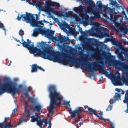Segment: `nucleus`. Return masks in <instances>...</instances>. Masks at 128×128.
<instances>
[{
    "mask_svg": "<svg viewBox=\"0 0 128 128\" xmlns=\"http://www.w3.org/2000/svg\"><path fill=\"white\" fill-rule=\"evenodd\" d=\"M14 40H15L16 41H17V42H20V40H18L16 38H14Z\"/></svg>",
    "mask_w": 128,
    "mask_h": 128,
    "instance_id": "46",
    "label": "nucleus"
},
{
    "mask_svg": "<svg viewBox=\"0 0 128 128\" xmlns=\"http://www.w3.org/2000/svg\"><path fill=\"white\" fill-rule=\"evenodd\" d=\"M115 90L116 91H117L118 92V93L120 94L121 95L123 94L124 92L121 88H116Z\"/></svg>",
    "mask_w": 128,
    "mask_h": 128,
    "instance_id": "27",
    "label": "nucleus"
},
{
    "mask_svg": "<svg viewBox=\"0 0 128 128\" xmlns=\"http://www.w3.org/2000/svg\"><path fill=\"white\" fill-rule=\"evenodd\" d=\"M2 126V124L0 123V128H11L12 127V126L9 123L6 124L4 128H1Z\"/></svg>",
    "mask_w": 128,
    "mask_h": 128,
    "instance_id": "25",
    "label": "nucleus"
},
{
    "mask_svg": "<svg viewBox=\"0 0 128 128\" xmlns=\"http://www.w3.org/2000/svg\"><path fill=\"white\" fill-rule=\"evenodd\" d=\"M17 111V109L16 108H14L12 111V114L14 113Z\"/></svg>",
    "mask_w": 128,
    "mask_h": 128,
    "instance_id": "41",
    "label": "nucleus"
},
{
    "mask_svg": "<svg viewBox=\"0 0 128 128\" xmlns=\"http://www.w3.org/2000/svg\"><path fill=\"white\" fill-rule=\"evenodd\" d=\"M93 39L92 38H88L87 40V42L88 43L90 44L91 45H92L93 44Z\"/></svg>",
    "mask_w": 128,
    "mask_h": 128,
    "instance_id": "28",
    "label": "nucleus"
},
{
    "mask_svg": "<svg viewBox=\"0 0 128 128\" xmlns=\"http://www.w3.org/2000/svg\"><path fill=\"white\" fill-rule=\"evenodd\" d=\"M90 50L91 51L90 52V55L92 56L97 57L99 54L100 53V51L99 50H95L94 51L93 49H92V48Z\"/></svg>",
    "mask_w": 128,
    "mask_h": 128,
    "instance_id": "17",
    "label": "nucleus"
},
{
    "mask_svg": "<svg viewBox=\"0 0 128 128\" xmlns=\"http://www.w3.org/2000/svg\"><path fill=\"white\" fill-rule=\"evenodd\" d=\"M84 23L86 25L90 24L94 26L90 29L86 31V33H84L83 34V36L86 37L92 36L94 34H96L100 38H104V37H107L105 39V42H111L112 36L110 34L108 30H102L101 28L100 27V24L98 22H92L88 20H85L84 21Z\"/></svg>",
    "mask_w": 128,
    "mask_h": 128,
    "instance_id": "8",
    "label": "nucleus"
},
{
    "mask_svg": "<svg viewBox=\"0 0 128 128\" xmlns=\"http://www.w3.org/2000/svg\"><path fill=\"white\" fill-rule=\"evenodd\" d=\"M38 17H36V20L38 21Z\"/></svg>",
    "mask_w": 128,
    "mask_h": 128,
    "instance_id": "50",
    "label": "nucleus"
},
{
    "mask_svg": "<svg viewBox=\"0 0 128 128\" xmlns=\"http://www.w3.org/2000/svg\"><path fill=\"white\" fill-rule=\"evenodd\" d=\"M116 100L114 98H111L109 101L110 103L111 104L112 103H114L115 102Z\"/></svg>",
    "mask_w": 128,
    "mask_h": 128,
    "instance_id": "33",
    "label": "nucleus"
},
{
    "mask_svg": "<svg viewBox=\"0 0 128 128\" xmlns=\"http://www.w3.org/2000/svg\"><path fill=\"white\" fill-rule=\"evenodd\" d=\"M42 108V106L40 104H37L35 105L34 108L33 109V111H34L36 110L38 112H40Z\"/></svg>",
    "mask_w": 128,
    "mask_h": 128,
    "instance_id": "20",
    "label": "nucleus"
},
{
    "mask_svg": "<svg viewBox=\"0 0 128 128\" xmlns=\"http://www.w3.org/2000/svg\"><path fill=\"white\" fill-rule=\"evenodd\" d=\"M18 80V79L17 78H15L14 79V80L15 81H17Z\"/></svg>",
    "mask_w": 128,
    "mask_h": 128,
    "instance_id": "48",
    "label": "nucleus"
},
{
    "mask_svg": "<svg viewBox=\"0 0 128 128\" xmlns=\"http://www.w3.org/2000/svg\"><path fill=\"white\" fill-rule=\"evenodd\" d=\"M26 15L22 14L20 17L18 15L17 19L18 20H20L22 18L23 21L29 23L32 26L38 27L37 28H35L33 30V32L32 34L33 36L36 37L39 34H40L42 35L49 38L52 37L54 34V32L44 29L42 26H38V24H42V20L37 21V24H36V22L32 14L30 13H28L27 12H26Z\"/></svg>",
    "mask_w": 128,
    "mask_h": 128,
    "instance_id": "5",
    "label": "nucleus"
},
{
    "mask_svg": "<svg viewBox=\"0 0 128 128\" xmlns=\"http://www.w3.org/2000/svg\"><path fill=\"white\" fill-rule=\"evenodd\" d=\"M87 107L88 108L87 110H86V109H84L83 110L82 109V111L84 112H87L88 111L90 114H92L94 113L95 115L99 119H100L101 120H104V121H106L107 120L106 119H104L102 117V113H100L98 114L95 110H93L92 108H90L88 106H87Z\"/></svg>",
    "mask_w": 128,
    "mask_h": 128,
    "instance_id": "13",
    "label": "nucleus"
},
{
    "mask_svg": "<svg viewBox=\"0 0 128 128\" xmlns=\"http://www.w3.org/2000/svg\"><path fill=\"white\" fill-rule=\"evenodd\" d=\"M121 13H122V14L124 15V16L126 18H127V16H126V14H125V12L123 10L121 12Z\"/></svg>",
    "mask_w": 128,
    "mask_h": 128,
    "instance_id": "38",
    "label": "nucleus"
},
{
    "mask_svg": "<svg viewBox=\"0 0 128 128\" xmlns=\"http://www.w3.org/2000/svg\"><path fill=\"white\" fill-rule=\"evenodd\" d=\"M111 42L113 44L116 46H118L119 45V44L118 42V40L113 38L112 36Z\"/></svg>",
    "mask_w": 128,
    "mask_h": 128,
    "instance_id": "21",
    "label": "nucleus"
},
{
    "mask_svg": "<svg viewBox=\"0 0 128 128\" xmlns=\"http://www.w3.org/2000/svg\"><path fill=\"white\" fill-rule=\"evenodd\" d=\"M79 30H80V32H82V29L80 27L79 28Z\"/></svg>",
    "mask_w": 128,
    "mask_h": 128,
    "instance_id": "47",
    "label": "nucleus"
},
{
    "mask_svg": "<svg viewBox=\"0 0 128 128\" xmlns=\"http://www.w3.org/2000/svg\"><path fill=\"white\" fill-rule=\"evenodd\" d=\"M3 10H1V9H0V11H2Z\"/></svg>",
    "mask_w": 128,
    "mask_h": 128,
    "instance_id": "51",
    "label": "nucleus"
},
{
    "mask_svg": "<svg viewBox=\"0 0 128 128\" xmlns=\"http://www.w3.org/2000/svg\"><path fill=\"white\" fill-rule=\"evenodd\" d=\"M38 68L40 70H41L44 71V69L42 68H41V67H40L38 66Z\"/></svg>",
    "mask_w": 128,
    "mask_h": 128,
    "instance_id": "43",
    "label": "nucleus"
},
{
    "mask_svg": "<svg viewBox=\"0 0 128 128\" xmlns=\"http://www.w3.org/2000/svg\"><path fill=\"white\" fill-rule=\"evenodd\" d=\"M77 116L78 118V120L75 121V122H78L80 121L81 119V117L80 114H77Z\"/></svg>",
    "mask_w": 128,
    "mask_h": 128,
    "instance_id": "30",
    "label": "nucleus"
},
{
    "mask_svg": "<svg viewBox=\"0 0 128 128\" xmlns=\"http://www.w3.org/2000/svg\"><path fill=\"white\" fill-rule=\"evenodd\" d=\"M22 89L23 86L22 85H19L16 87V84L11 81L9 78H5L3 83L0 86V96L7 92L13 96L16 92L18 94Z\"/></svg>",
    "mask_w": 128,
    "mask_h": 128,
    "instance_id": "10",
    "label": "nucleus"
},
{
    "mask_svg": "<svg viewBox=\"0 0 128 128\" xmlns=\"http://www.w3.org/2000/svg\"><path fill=\"white\" fill-rule=\"evenodd\" d=\"M82 46L83 49H85L88 51H89L92 48L91 47L88 46L85 43L82 44Z\"/></svg>",
    "mask_w": 128,
    "mask_h": 128,
    "instance_id": "23",
    "label": "nucleus"
},
{
    "mask_svg": "<svg viewBox=\"0 0 128 128\" xmlns=\"http://www.w3.org/2000/svg\"><path fill=\"white\" fill-rule=\"evenodd\" d=\"M70 101H66L65 103L66 105L68 106V108H69L70 107V105L69 104Z\"/></svg>",
    "mask_w": 128,
    "mask_h": 128,
    "instance_id": "37",
    "label": "nucleus"
},
{
    "mask_svg": "<svg viewBox=\"0 0 128 128\" xmlns=\"http://www.w3.org/2000/svg\"><path fill=\"white\" fill-rule=\"evenodd\" d=\"M103 77L102 76L101 78H100L99 79V81L100 82H101L102 81V79Z\"/></svg>",
    "mask_w": 128,
    "mask_h": 128,
    "instance_id": "45",
    "label": "nucleus"
},
{
    "mask_svg": "<svg viewBox=\"0 0 128 128\" xmlns=\"http://www.w3.org/2000/svg\"><path fill=\"white\" fill-rule=\"evenodd\" d=\"M8 1L9 0H8Z\"/></svg>",
    "mask_w": 128,
    "mask_h": 128,
    "instance_id": "55",
    "label": "nucleus"
},
{
    "mask_svg": "<svg viewBox=\"0 0 128 128\" xmlns=\"http://www.w3.org/2000/svg\"><path fill=\"white\" fill-rule=\"evenodd\" d=\"M101 0L98 1L96 3V8H94V7L92 6L90 4V3L92 2V0H83L82 2L86 4H88V6H86L80 5L78 7H74L73 10L74 11L79 14L80 16L81 17L82 19L83 23L84 21L85 20V16L84 15L82 16V14H85L88 12L90 11H92V13L94 15L93 16H90V19L91 20H93L96 18H98L100 17V14L101 13L102 9L98 8V2Z\"/></svg>",
    "mask_w": 128,
    "mask_h": 128,
    "instance_id": "6",
    "label": "nucleus"
},
{
    "mask_svg": "<svg viewBox=\"0 0 128 128\" xmlns=\"http://www.w3.org/2000/svg\"><path fill=\"white\" fill-rule=\"evenodd\" d=\"M110 66H112L118 69H122L125 74L126 78H122L120 75L116 76L114 74H110L105 70V61L104 60H99L93 63H90L87 67V70L92 69L93 70H98L102 74H104L108 78L111 80L112 83L115 86H122L124 84L128 86V62L125 60H105ZM123 102L128 105V90L126 92ZM125 111L128 113V106Z\"/></svg>",
    "mask_w": 128,
    "mask_h": 128,
    "instance_id": "1",
    "label": "nucleus"
},
{
    "mask_svg": "<svg viewBox=\"0 0 128 128\" xmlns=\"http://www.w3.org/2000/svg\"><path fill=\"white\" fill-rule=\"evenodd\" d=\"M60 26V28L62 30L64 31L65 32L67 30L66 28H68V26L66 25L63 23L60 22L58 24Z\"/></svg>",
    "mask_w": 128,
    "mask_h": 128,
    "instance_id": "18",
    "label": "nucleus"
},
{
    "mask_svg": "<svg viewBox=\"0 0 128 128\" xmlns=\"http://www.w3.org/2000/svg\"><path fill=\"white\" fill-rule=\"evenodd\" d=\"M98 8L99 9H103L104 14H103L101 12L103 16L102 18L105 20L109 22L110 21L113 22L114 24V25H111L110 28L114 30L120 31L121 33H125L127 30V28L123 24H121L118 27L116 26V24L117 22V21L119 20L120 21L122 18H120V15H115L117 13H120L118 10H119L120 6L118 4L116 1L112 2L110 3L112 6H114L113 8H111L108 7V4L106 5H102L101 1L98 2Z\"/></svg>",
    "mask_w": 128,
    "mask_h": 128,
    "instance_id": "4",
    "label": "nucleus"
},
{
    "mask_svg": "<svg viewBox=\"0 0 128 128\" xmlns=\"http://www.w3.org/2000/svg\"><path fill=\"white\" fill-rule=\"evenodd\" d=\"M28 2L29 3L31 4H35L34 3V1L33 0H27Z\"/></svg>",
    "mask_w": 128,
    "mask_h": 128,
    "instance_id": "36",
    "label": "nucleus"
},
{
    "mask_svg": "<svg viewBox=\"0 0 128 128\" xmlns=\"http://www.w3.org/2000/svg\"><path fill=\"white\" fill-rule=\"evenodd\" d=\"M82 109L80 107H79L77 108L75 110L73 111L72 110L69 111L70 114V116L72 118H73L76 116V114H79V113L82 111Z\"/></svg>",
    "mask_w": 128,
    "mask_h": 128,
    "instance_id": "15",
    "label": "nucleus"
},
{
    "mask_svg": "<svg viewBox=\"0 0 128 128\" xmlns=\"http://www.w3.org/2000/svg\"><path fill=\"white\" fill-rule=\"evenodd\" d=\"M40 2L38 0L37 1V3H36V1H34V3L35 4H32V5L33 6H36V7L39 10H40L42 8V6H41V5L40 4H38Z\"/></svg>",
    "mask_w": 128,
    "mask_h": 128,
    "instance_id": "24",
    "label": "nucleus"
},
{
    "mask_svg": "<svg viewBox=\"0 0 128 128\" xmlns=\"http://www.w3.org/2000/svg\"><path fill=\"white\" fill-rule=\"evenodd\" d=\"M62 38H63L64 42L66 41L67 40V38L65 36H64L63 37H62Z\"/></svg>",
    "mask_w": 128,
    "mask_h": 128,
    "instance_id": "39",
    "label": "nucleus"
},
{
    "mask_svg": "<svg viewBox=\"0 0 128 128\" xmlns=\"http://www.w3.org/2000/svg\"><path fill=\"white\" fill-rule=\"evenodd\" d=\"M84 23L86 25L90 24L94 26L90 29L86 31V33H84L83 34V36L86 37L92 36L94 34H96L100 38H104V37H107L105 39V42H111L112 36L110 34L108 30H102L101 28L100 27V24L98 22H92L88 20H85L84 21Z\"/></svg>",
    "mask_w": 128,
    "mask_h": 128,
    "instance_id": "7",
    "label": "nucleus"
},
{
    "mask_svg": "<svg viewBox=\"0 0 128 128\" xmlns=\"http://www.w3.org/2000/svg\"><path fill=\"white\" fill-rule=\"evenodd\" d=\"M121 95L120 94L118 93H116L114 96L113 97L115 100H117L119 99L121 100L120 98Z\"/></svg>",
    "mask_w": 128,
    "mask_h": 128,
    "instance_id": "26",
    "label": "nucleus"
},
{
    "mask_svg": "<svg viewBox=\"0 0 128 128\" xmlns=\"http://www.w3.org/2000/svg\"><path fill=\"white\" fill-rule=\"evenodd\" d=\"M18 34L21 36L23 46L30 50L34 56L37 55L44 59H47L54 62H58L62 64H72V56L68 53L62 51L55 52L52 46L46 47L45 44L42 41L38 45L39 46V47L38 46V48L34 47V43L28 39L27 40V42L24 41L23 36L24 32L22 29L20 30Z\"/></svg>",
    "mask_w": 128,
    "mask_h": 128,
    "instance_id": "3",
    "label": "nucleus"
},
{
    "mask_svg": "<svg viewBox=\"0 0 128 128\" xmlns=\"http://www.w3.org/2000/svg\"><path fill=\"white\" fill-rule=\"evenodd\" d=\"M48 90L49 92V97L50 101V107L47 108L48 111L52 114L54 112L53 109L61 104L63 98L60 93L56 91L55 86L50 85Z\"/></svg>",
    "mask_w": 128,
    "mask_h": 128,
    "instance_id": "9",
    "label": "nucleus"
},
{
    "mask_svg": "<svg viewBox=\"0 0 128 128\" xmlns=\"http://www.w3.org/2000/svg\"><path fill=\"white\" fill-rule=\"evenodd\" d=\"M110 66H112L118 69H122L125 74L126 78H122L120 75L116 76L114 74H110L106 70H105V61L104 60H98L93 63H90L87 67V70L92 69L93 70H98L102 74H104L108 78L111 80L112 83L115 86H122L124 84L128 86V62L125 60H105ZM123 102L128 105V90L126 92ZM125 111L126 113H128V106Z\"/></svg>",
    "mask_w": 128,
    "mask_h": 128,
    "instance_id": "2",
    "label": "nucleus"
},
{
    "mask_svg": "<svg viewBox=\"0 0 128 128\" xmlns=\"http://www.w3.org/2000/svg\"><path fill=\"white\" fill-rule=\"evenodd\" d=\"M67 28L68 29V30H66V33L69 32L71 34H74V33L75 30L74 28V26L73 25H71L70 26H68V27Z\"/></svg>",
    "mask_w": 128,
    "mask_h": 128,
    "instance_id": "16",
    "label": "nucleus"
},
{
    "mask_svg": "<svg viewBox=\"0 0 128 128\" xmlns=\"http://www.w3.org/2000/svg\"><path fill=\"white\" fill-rule=\"evenodd\" d=\"M30 121L32 122L36 121V124L40 128H42L43 122L46 124H47L48 123L47 121L44 118H43L42 120L40 119L39 116L38 115L32 116L31 117Z\"/></svg>",
    "mask_w": 128,
    "mask_h": 128,
    "instance_id": "11",
    "label": "nucleus"
},
{
    "mask_svg": "<svg viewBox=\"0 0 128 128\" xmlns=\"http://www.w3.org/2000/svg\"><path fill=\"white\" fill-rule=\"evenodd\" d=\"M40 11L38 13V14H40Z\"/></svg>",
    "mask_w": 128,
    "mask_h": 128,
    "instance_id": "52",
    "label": "nucleus"
},
{
    "mask_svg": "<svg viewBox=\"0 0 128 128\" xmlns=\"http://www.w3.org/2000/svg\"><path fill=\"white\" fill-rule=\"evenodd\" d=\"M45 20L44 19V22H45Z\"/></svg>",
    "mask_w": 128,
    "mask_h": 128,
    "instance_id": "53",
    "label": "nucleus"
},
{
    "mask_svg": "<svg viewBox=\"0 0 128 128\" xmlns=\"http://www.w3.org/2000/svg\"><path fill=\"white\" fill-rule=\"evenodd\" d=\"M60 26V28L62 30L64 31L65 32L67 30L66 28H68V26L66 25L63 23L60 22L58 24Z\"/></svg>",
    "mask_w": 128,
    "mask_h": 128,
    "instance_id": "19",
    "label": "nucleus"
},
{
    "mask_svg": "<svg viewBox=\"0 0 128 128\" xmlns=\"http://www.w3.org/2000/svg\"><path fill=\"white\" fill-rule=\"evenodd\" d=\"M17 45H18V46H20V45H19V44H18Z\"/></svg>",
    "mask_w": 128,
    "mask_h": 128,
    "instance_id": "54",
    "label": "nucleus"
},
{
    "mask_svg": "<svg viewBox=\"0 0 128 128\" xmlns=\"http://www.w3.org/2000/svg\"><path fill=\"white\" fill-rule=\"evenodd\" d=\"M38 66L36 64H34L32 66L31 72H36L37 71Z\"/></svg>",
    "mask_w": 128,
    "mask_h": 128,
    "instance_id": "22",
    "label": "nucleus"
},
{
    "mask_svg": "<svg viewBox=\"0 0 128 128\" xmlns=\"http://www.w3.org/2000/svg\"><path fill=\"white\" fill-rule=\"evenodd\" d=\"M30 90V87H28L27 90H26L24 92V94L26 96H28V92L29 90Z\"/></svg>",
    "mask_w": 128,
    "mask_h": 128,
    "instance_id": "32",
    "label": "nucleus"
},
{
    "mask_svg": "<svg viewBox=\"0 0 128 128\" xmlns=\"http://www.w3.org/2000/svg\"><path fill=\"white\" fill-rule=\"evenodd\" d=\"M28 100L31 103L35 101L34 99L32 97H29L28 99Z\"/></svg>",
    "mask_w": 128,
    "mask_h": 128,
    "instance_id": "34",
    "label": "nucleus"
},
{
    "mask_svg": "<svg viewBox=\"0 0 128 128\" xmlns=\"http://www.w3.org/2000/svg\"><path fill=\"white\" fill-rule=\"evenodd\" d=\"M28 101H26L25 102L24 104V113L25 115L23 117H22L20 118V122L14 126L13 128H15L18 125H19L21 123L23 122H26V120L27 117L30 114V113L28 110H26V108L28 106Z\"/></svg>",
    "mask_w": 128,
    "mask_h": 128,
    "instance_id": "12",
    "label": "nucleus"
},
{
    "mask_svg": "<svg viewBox=\"0 0 128 128\" xmlns=\"http://www.w3.org/2000/svg\"><path fill=\"white\" fill-rule=\"evenodd\" d=\"M47 122H48V126L47 128H50L52 126L51 123H50V122H48L47 121Z\"/></svg>",
    "mask_w": 128,
    "mask_h": 128,
    "instance_id": "40",
    "label": "nucleus"
},
{
    "mask_svg": "<svg viewBox=\"0 0 128 128\" xmlns=\"http://www.w3.org/2000/svg\"><path fill=\"white\" fill-rule=\"evenodd\" d=\"M59 14L61 16L66 18L70 17L74 20H76L78 17V15L75 14L73 13L68 14L67 12H61Z\"/></svg>",
    "mask_w": 128,
    "mask_h": 128,
    "instance_id": "14",
    "label": "nucleus"
},
{
    "mask_svg": "<svg viewBox=\"0 0 128 128\" xmlns=\"http://www.w3.org/2000/svg\"><path fill=\"white\" fill-rule=\"evenodd\" d=\"M112 106L110 104H109L106 109V111H108L112 109Z\"/></svg>",
    "mask_w": 128,
    "mask_h": 128,
    "instance_id": "35",
    "label": "nucleus"
},
{
    "mask_svg": "<svg viewBox=\"0 0 128 128\" xmlns=\"http://www.w3.org/2000/svg\"><path fill=\"white\" fill-rule=\"evenodd\" d=\"M110 126L111 128H114V124L112 122L110 123Z\"/></svg>",
    "mask_w": 128,
    "mask_h": 128,
    "instance_id": "42",
    "label": "nucleus"
},
{
    "mask_svg": "<svg viewBox=\"0 0 128 128\" xmlns=\"http://www.w3.org/2000/svg\"><path fill=\"white\" fill-rule=\"evenodd\" d=\"M46 6L49 8H50L51 7V6L50 5L48 4H47L46 5Z\"/></svg>",
    "mask_w": 128,
    "mask_h": 128,
    "instance_id": "44",
    "label": "nucleus"
},
{
    "mask_svg": "<svg viewBox=\"0 0 128 128\" xmlns=\"http://www.w3.org/2000/svg\"><path fill=\"white\" fill-rule=\"evenodd\" d=\"M56 40H58L61 42H64L62 37L61 36L58 37V38H56Z\"/></svg>",
    "mask_w": 128,
    "mask_h": 128,
    "instance_id": "29",
    "label": "nucleus"
},
{
    "mask_svg": "<svg viewBox=\"0 0 128 128\" xmlns=\"http://www.w3.org/2000/svg\"><path fill=\"white\" fill-rule=\"evenodd\" d=\"M0 28H2V29L5 31V33H6V29L5 28L4 26V25L0 21Z\"/></svg>",
    "mask_w": 128,
    "mask_h": 128,
    "instance_id": "31",
    "label": "nucleus"
},
{
    "mask_svg": "<svg viewBox=\"0 0 128 128\" xmlns=\"http://www.w3.org/2000/svg\"><path fill=\"white\" fill-rule=\"evenodd\" d=\"M12 62L11 61H10V63L8 65V66H9L10 65L11 62Z\"/></svg>",
    "mask_w": 128,
    "mask_h": 128,
    "instance_id": "49",
    "label": "nucleus"
}]
</instances>
